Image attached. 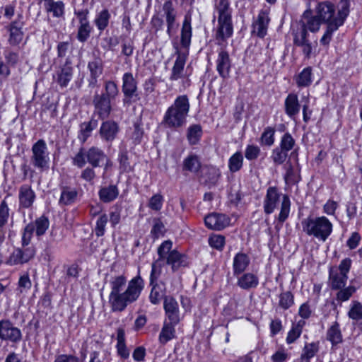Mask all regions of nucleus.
<instances>
[{"instance_id": "nucleus-29", "label": "nucleus", "mask_w": 362, "mask_h": 362, "mask_svg": "<svg viewBox=\"0 0 362 362\" xmlns=\"http://www.w3.org/2000/svg\"><path fill=\"white\" fill-rule=\"evenodd\" d=\"M326 338L332 343V346L337 345L343 341L340 325L337 320L327 329Z\"/></svg>"}, {"instance_id": "nucleus-15", "label": "nucleus", "mask_w": 362, "mask_h": 362, "mask_svg": "<svg viewBox=\"0 0 362 362\" xmlns=\"http://www.w3.org/2000/svg\"><path fill=\"white\" fill-rule=\"evenodd\" d=\"M156 262L152 264V269L150 276V284L152 286V288L150 293L149 299L151 303L154 305L158 304L163 298L165 299L166 294V286L165 283L160 281L159 283L154 284L155 279H157L156 275Z\"/></svg>"}, {"instance_id": "nucleus-1", "label": "nucleus", "mask_w": 362, "mask_h": 362, "mask_svg": "<svg viewBox=\"0 0 362 362\" xmlns=\"http://www.w3.org/2000/svg\"><path fill=\"white\" fill-rule=\"evenodd\" d=\"M215 11L218 14V25L215 34L216 44L221 47L216 59V70L221 77L226 78L229 76L231 62L228 52L224 48L227 45V40L233 33L232 21V8L228 0H219L215 4Z\"/></svg>"}, {"instance_id": "nucleus-14", "label": "nucleus", "mask_w": 362, "mask_h": 362, "mask_svg": "<svg viewBox=\"0 0 362 362\" xmlns=\"http://www.w3.org/2000/svg\"><path fill=\"white\" fill-rule=\"evenodd\" d=\"M36 251L34 246H25L13 250L6 260L5 264L9 266L24 264L33 259Z\"/></svg>"}, {"instance_id": "nucleus-55", "label": "nucleus", "mask_w": 362, "mask_h": 362, "mask_svg": "<svg viewBox=\"0 0 362 362\" xmlns=\"http://www.w3.org/2000/svg\"><path fill=\"white\" fill-rule=\"evenodd\" d=\"M119 168L123 172H131L133 170V167L129 162V158L127 151H121L119 154Z\"/></svg>"}, {"instance_id": "nucleus-25", "label": "nucleus", "mask_w": 362, "mask_h": 362, "mask_svg": "<svg viewBox=\"0 0 362 362\" xmlns=\"http://www.w3.org/2000/svg\"><path fill=\"white\" fill-rule=\"evenodd\" d=\"M284 109L286 114L291 119H294L299 113L300 105L298 95L295 93H289L285 99Z\"/></svg>"}, {"instance_id": "nucleus-57", "label": "nucleus", "mask_w": 362, "mask_h": 362, "mask_svg": "<svg viewBox=\"0 0 362 362\" xmlns=\"http://www.w3.org/2000/svg\"><path fill=\"white\" fill-rule=\"evenodd\" d=\"M293 304V296L289 291L282 293L279 297V306L284 310L289 308Z\"/></svg>"}, {"instance_id": "nucleus-59", "label": "nucleus", "mask_w": 362, "mask_h": 362, "mask_svg": "<svg viewBox=\"0 0 362 362\" xmlns=\"http://www.w3.org/2000/svg\"><path fill=\"white\" fill-rule=\"evenodd\" d=\"M34 232V227L32 224L29 223L25 227L22 235L23 247L29 245Z\"/></svg>"}, {"instance_id": "nucleus-10", "label": "nucleus", "mask_w": 362, "mask_h": 362, "mask_svg": "<svg viewBox=\"0 0 362 362\" xmlns=\"http://www.w3.org/2000/svg\"><path fill=\"white\" fill-rule=\"evenodd\" d=\"M30 163L36 169L44 171L49 168V153L46 142L39 139L32 146Z\"/></svg>"}, {"instance_id": "nucleus-61", "label": "nucleus", "mask_w": 362, "mask_h": 362, "mask_svg": "<svg viewBox=\"0 0 362 362\" xmlns=\"http://www.w3.org/2000/svg\"><path fill=\"white\" fill-rule=\"evenodd\" d=\"M260 153V148L257 146L248 145L245 151V156L249 160H255Z\"/></svg>"}, {"instance_id": "nucleus-43", "label": "nucleus", "mask_w": 362, "mask_h": 362, "mask_svg": "<svg viewBox=\"0 0 362 362\" xmlns=\"http://www.w3.org/2000/svg\"><path fill=\"white\" fill-rule=\"evenodd\" d=\"M243 165V156L241 152H236L228 160L229 170L234 173L239 171Z\"/></svg>"}, {"instance_id": "nucleus-34", "label": "nucleus", "mask_w": 362, "mask_h": 362, "mask_svg": "<svg viewBox=\"0 0 362 362\" xmlns=\"http://www.w3.org/2000/svg\"><path fill=\"white\" fill-rule=\"evenodd\" d=\"M98 127V120L92 118L90 121L83 122L80 126L78 139L83 143L86 142L91 132Z\"/></svg>"}, {"instance_id": "nucleus-5", "label": "nucleus", "mask_w": 362, "mask_h": 362, "mask_svg": "<svg viewBox=\"0 0 362 362\" xmlns=\"http://www.w3.org/2000/svg\"><path fill=\"white\" fill-rule=\"evenodd\" d=\"M189 110V102L187 95L176 98L174 103L167 109L162 124L168 128L177 129L182 127Z\"/></svg>"}, {"instance_id": "nucleus-8", "label": "nucleus", "mask_w": 362, "mask_h": 362, "mask_svg": "<svg viewBox=\"0 0 362 362\" xmlns=\"http://www.w3.org/2000/svg\"><path fill=\"white\" fill-rule=\"evenodd\" d=\"M106 159V154L98 147L92 146L88 149L81 148L77 153L73 157V165L79 168H83L86 163H88L93 168H98L103 165L104 160Z\"/></svg>"}, {"instance_id": "nucleus-64", "label": "nucleus", "mask_w": 362, "mask_h": 362, "mask_svg": "<svg viewBox=\"0 0 362 362\" xmlns=\"http://www.w3.org/2000/svg\"><path fill=\"white\" fill-rule=\"evenodd\" d=\"M221 176V173L219 170L214 166H210L208 168V178L207 181L210 184L215 185L218 180Z\"/></svg>"}, {"instance_id": "nucleus-39", "label": "nucleus", "mask_w": 362, "mask_h": 362, "mask_svg": "<svg viewBox=\"0 0 362 362\" xmlns=\"http://www.w3.org/2000/svg\"><path fill=\"white\" fill-rule=\"evenodd\" d=\"M348 317L355 322L362 320V303L358 300H353L349 306Z\"/></svg>"}, {"instance_id": "nucleus-60", "label": "nucleus", "mask_w": 362, "mask_h": 362, "mask_svg": "<svg viewBox=\"0 0 362 362\" xmlns=\"http://www.w3.org/2000/svg\"><path fill=\"white\" fill-rule=\"evenodd\" d=\"M108 218L106 214L101 215L96 222L95 235L98 237L102 236L105 232V228L107 223Z\"/></svg>"}, {"instance_id": "nucleus-17", "label": "nucleus", "mask_w": 362, "mask_h": 362, "mask_svg": "<svg viewBox=\"0 0 362 362\" xmlns=\"http://www.w3.org/2000/svg\"><path fill=\"white\" fill-rule=\"evenodd\" d=\"M204 223L209 229L221 230L230 224V218L223 214L212 213L205 216Z\"/></svg>"}, {"instance_id": "nucleus-2", "label": "nucleus", "mask_w": 362, "mask_h": 362, "mask_svg": "<svg viewBox=\"0 0 362 362\" xmlns=\"http://www.w3.org/2000/svg\"><path fill=\"white\" fill-rule=\"evenodd\" d=\"M109 303L113 312H122L126 308L136 302L144 288V281L138 274L127 282L124 274L111 277Z\"/></svg>"}, {"instance_id": "nucleus-23", "label": "nucleus", "mask_w": 362, "mask_h": 362, "mask_svg": "<svg viewBox=\"0 0 362 362\" xmlns=\"http://www.w3.org/2000/svg\"><path fill=\"white\" fill-rule=\"evenodd\" d=\"M88 69L90 71V76L88 79V86L93 88L98 86V78L102 75L103 71L102 60L99 58H96L89 62Z\"/></svg>"}, {"instance_id": "nucleus-18", "label": "nucleus", "mask_w": 362, "mask_h": 362, "mask_svg": "<svg viewBox=\"0 0 362 362\" xmlns=\"http://www.w3.org/2000/svg\"><path fill=\"white\" fill-rule=\"evenodd\" d=\"M24 26L23 16L18 14L17 19L13 21L9 25V38L8 42L12 45L19 44L23 37V28Z\"/></svg>"}, {"instance_id": "nucleus-38", "label": "nucleus", "mask_w": 362, "mask_h": 362, "mask_svg": "<svg viewBox=\"0 0 362 362\" xmlns=\"http://www.w3.org/2000/svg\"><path fill=\"white\" fill-rule=\"evenodd\" d=\"M202 136L201 125L195 124L190 125L187 131V139L190 145L198 144Z\"/></svg>"}, {"instance_id": "nucleus-28", "label": "nucleus", "mask_w": 362, "mask_h": 362, "mask_svg": "<svg viewBox=\"0 0 362 362\" xmlns=\"http://www.w3.org/2000/svg\"><path fill=\"white\" fill-rule=\"evenodd\" d=\"M308 31L305 22L301 21L292 25V35L293 36V44L298 45L308 41Z\"/></svg>"}, {"instance_id": "nucleus-52", "label": "nucleus", "mask_w": 362, "mask_h": 362, "mask_svg": "<svg viewBox=\"0 0 362 362\" xmlns=\"http://www.w3.org/2000/svg\"><path fill=\"white\" fill-rule=\"evenodd\" d=\"M288 157V153L281 148L276 147L272 152L271 158L276 165H281Z\"/></svg>"}, {"instance_id": "nucleus-41", "label": "nucleus", "mask_w": 362, "mask_h": 362, "mask_svg": "<svg viewBox=\"0 0 362 362\" xmlns=\"http://www.w3.org/2000/svg\"><path fill=\"white\" fill-rule=\"evenodd\" d=\"M34 227V230L37 236L40 237L44 235L49 226L48 218L44 216L37 218L35 222L30 223Z\"/></svg>"}, {"instance_id": "nucleus-58", "label": "nucleus", "mask_w": 362, "mask_h": 362, "mask_svg": "<svg viewBox=\"0 0 362 362\" xmlns=\"http://www.w3.org/2000/svg\"><path fill=\"white\" fill-rule=\"evenodd\" d=\"M209 244L211 247L221 251L225 245V238L221 235H212L209 238Z\"/></svg>"}, {"instance_id": "nucleus-16", "label": "nucleus", "mask_w": 362, "mask_h": 362, "mask_svg": "<svg viewBox=\"0 0 362 362\" xmlns=\"http://www.w3.org/2000/svg\"><path fill=\"white\" fill-rule=\"evenodd\" d=\"M162 9L167 24V33L169 37H171L173 32L178 27V24L176 23L177 11L170 0L164 2Z\"/></svg>"}, {"instance_id": "nucleus-48", "label": "nucleus", "mask_w": 362, "mask_h": 362, "mask_svg": "<svg viewBox=\"0 0 362 362\" xmlns=\"http://www.w3.org/2000/svg\"><path fill=\"white\" fill-rule=\"evenodd\" d=\"M110 18V13L107 9H104L98 13L95 19L98 29L100 31L104 30L108 25Z\"/></svg>"}, {"instance_id": "nucleus-19", "label": "nucleus", "mask_w": 362, "mask_h": 362, "mask_svg": "<svg viewBox=\"0 0 362 362\" xmlns=\"http://www.w3.org/2000/svg\"><path fill=\"white\" fill-rule=\"evenodd\" d=\"M269 21V13L264 10L260 11L252 24V33L261 38L264 37L267 35Z\"/></svg>"}, {"instance_id": "nucleus-35", "label": "nucleus", "mask_w": 362, "mask_h": 362, "mask_svg": "<svg viewBox=\"0 0 362 362\" xmlns=\"http://www.w3.org/2000/svg\"><path fill=\"white\" fill-rule=\"evenodd\" d=\"M156 86V82L153 78H149L144 81L142 85L144 90L142 95L146 104H148L149 103L154 101V98L152 99L151 95L155 92Z\"/></svg>"}, {"instance_id": "nucleus-9", "label": "nucleus", "mask_w": 362, "mask_h": 362, "mask_svg": "<svg viewBox=\"0 0 362 362\" xmlns=\"http://www.w3.org/2000/svg\"><path fill=\"white\" fill-rule=\"evenodd\" d=\"M173 243L170 240L164 241L158 248L159 258L156 262V267L160 266L159 262L166 258V264L171 266L172 270L175 272L181 267L187 265L185 255L175 250H171Z\"/></svg>"}, {"instance_id": "nucleus-63", "label": "nucleus", "mask_w": 362, "mask_h": 362, "mask_svg": "<svg viewBox=\"0 0 362 362\" xmlns=\"http://www.w3.org/2000/svg\"><path fill=\"white\" fill-rule=\"evenodd\" d=\"M95 176L96 174L94 170V168L91 165L83 170L81 174V178L89 183L93 182Z\"/></svg>"}, {"instance_id": "nucleus-36", "label": "nucleus", "mask_w": 362, "mask_h": 362, "mask_svg": "<svg viewBox=\"0 0 362 362\" xmlns=\"http://www.w3.org/2000/svg\"><path fill=\"white\" fill-rule=\"evenodd\" d=\"M201 162L196 155H189L183 161V170L197 173L201 168Z\"/></svg>"}, {"instance_id": "nucleus-62", "label": "nucleus", "mask_w": 362, "mask_h": 362, "mask_svg": "<svg viewBox=\"0 0 362 362\" xmlns=\"http://www.w3.org/2000/svg\"><path fill=\"white\" fill-rule=\"evenodd\" d=\"M32 286L28 274L21 276L18 281V290L20 293L27 292Z\"/></svg>"}, {"instance_id": "nucleus-13", "label": "nucleus", "mask_w": 362, "mask_h": 362, "mask_svg": "<svg viewBox=\"0 0 362 362\" xmlns=\"http://www.w3.org/2000/svg\"><path fill=\"white\" fill-rule=\"evenodd\" d=\"M36 251L34 246H25L13 250L6 260L5 264L9 266L24 264L33 259Z\"/></svg>"}, {"instance_id": "nucleus-53", "label": "nucleus", "mask_w": 362, "mask_h": 362, "mask_svg": "<svg viewBox=\"0 0 362 362\" xmlns=\"http://www.w3.org/2000/svg\"><path fill=\"white\" fill-rule=\"evenodd\" d=\"M275 129L273 127H267L264 129L262 136V143L268 146H271L274 143Z\"/></svg>"}, {"instance_id": "nucleus-12", "label": "nucleus", "mask_w": 362, "mask_h": 362, "mask_svg": "<svg viewBox=\"0 0 362 362\" xmlns=\"http://www.w3.org/2000/svg\"><path fill=\"white\" fill-rule=\"evenodd\" d=\"M138 86L136 78L130 72H126L122 76V90L124 94L123 103L131 104L141 100L137 93Z\"/></svg>"}, {"instance_id": "nucleus-4", "label": "nucleus", "mask_w": 362, "mask_h": 362, "mask_svg": "<svg viewBox=\"0 0 362 362\" xmlns=\"http://www.w3.org/2000/svg\"><path fill=\"white\" fill-rule=\"evenodd\" d=\"M279 202H281V207L277 221L281 227L289 216L291 201L288 195L281 194L276 187H269L263 202L264 213L266 214H272Z\"/></svg>"}, {"instance_id": "nucleus-21", "label": "nucleus", "mask_w": 362, "mask_h": 362, "mask_svg": "<svg viewBox=\"0 0 362 362\" xmlns=\"http://www.w3.org/2000/svg\"><path fill=\"white\" fill-rule=\"evenodd\" d=\"M163 307L165 315L172 324H178L180 318L179 306L177 302L171 296L165 297Z\"/></svg>"}, {"instance_id": "nucleus-32", "label": "nucleus", "mask_w": 362, "mask_h": 362, "mask_svg": "<svg viewBox=\"0 0 362 362\" xmlns=\"http://www.w3.org/2000/svg\"><path fill=\"white\" fill-rule=\"evenodd\" d=\"M192 35L191 17L185 16L181 29L180 42L183 47L188 48L189 47Z\"/></svg>"}, {"instance_id": "nucleus-56", "label": "nucleus", "mask_w": 362, "mask_h": 362, "mask_svg": "<svg viewBox=\"0 0 362 362\" xmlns=\"http://www.w3.org/2000/svg\"><path fill=\"white\" fill-rule=\"evenodd\" d=\"M163 197L160 194H154L149 199L148 206L154 211H160L163 204Z\"/></svg>"}, {"instance_id": "nucleus-50", "label": "nucleus", "mask_w": 362, "mask_h": 362, "mask_svg": "<svg viewBox=\"0 0 362 362\" xmlns=\"http://www.w3.org/2000/svg\"><path fill=\"white\" fill-rule=\"evenodd\" d=\"M153 225L151 230V234L154 239L163 236L165 228L160 218H153Z\"/></svg>"}, {"instance_id": "nucleus-37", "label": "nucleus", "mask_w": 362, "mask_h": 362, "mask_svg": "<svg viewBox=\"0 0 362 362\" xmlns=\"http://www.w3.org/2000/svg\"><path fill=\"white\" fill-rule=\"evenodd\" d=\"M177 324L164 323L161 332L159 334V341L162 344H165L168 341L173 339L175 336V325Z\"/></svg>"}, {"instance_id": "nucleus-7", "label": "nucleus", "mask_w": 362, "mask_h": 362, "mask_svg": "<svg viewBox=\"0 0 362 362\" xmlns=\"http://www.w3.org/2000/svg\"><path fill=\"white\" fill-rule=\"evenodd\" d=\"M303 230L308 235L325 241L332 231V223L325 217H308L302 221Z\"/></svg>"}, {"instance_id": "nucleus-6", "label": "nucleus", "mask_w": 362, "mask_h": 362, "mask_svg": "<svg viewBox=\"0 0 362 362\" xmlns=\"http://www.w3.org/2000/svg\"><path fill=\"white\" fill-rule=\"evenodd\" d=\"M104 88L105 92L95 93L93 99L94 112L102 120L109 117L112 110L111 102L119 95L117 85L112 81H105Z\"/></svg>"}, {"instance_id": "nucleus-24", "label": "nucleus", "mask_w": 362, "mask_h": 362, "mask_svg": "<svg viewBox=\"0 0 362 362\" xmlns=\"http://www.w3.org/2000/svg\"><path fill=\"white\" fill-rule=\"evenodd\" d=\"M175 54H177V58L173 66L172 73L170 76V79L171 81H177L182 78L184 67L187 59V53L182 52L178 49H177Z\"/></svg>"}, {"instance_id": "nucleus-46", "label": "nucleus", "mask_w": 362, "mask_h": 362, "mask_svg": "<svg viewBox=\"0 0 362 362\" xmlns=\"http://www.w3.org/2000/svg\"><path fill=\"white\" fill-rule=\"evenodd\" d=\"M336 293V300L339 303L347 301L356 293V288L354 286H349L346 288L337 289Z\"/></svg>"}, {"instance_id": "nucleus-42", "label": "nucleus", "mask_w": 362, "mask_h": 362, "mask_svg": "<svg viewBox=\"0 0 362 362\" xmlns=\"http://www.w3.org/2000/svg\"><path fill=\"white\" fill-rule=\"evenodd\" d=\"M45 8L47 13H52L56 18L62 17L64 13V4L61 1H53L50 4H47L45 5Z\"/></svg>"}, {"instance_id": "nucleus-40", "label": "nucleus", "mask_w": 362, "mask_h": 362, "mask_svg": "<svg viewBox=\"0 0 362 362\" xmlns=\"http://www.w3.org/2000/svg\"><path fill=\"white\" fill-rule=\"evenodd\" d=\"M73 69L65 64L58 73L57 82L62 87H66L72 78Z\"/></svg>"}, {"instance_id": "nucleus-30", "label": "nucleus", "mask_w": 362, "mask_h": 362, "mask_svg": "<svg viewBox=\"0 0 362 362\" xmlns=\"http://www.w3.org/2000/svg\"><path fill=\"white\" fill-rule=\"evenodd\" d=\"M347 279V275L339 272L337 269H330L329 282L332 289L336 290L344 287Z\"/></svg>"}, {"instance_id": "nucleus-47", "label": "nucleus", "mask_w": 362, "mask_h": 362, "mask_svg": "<svg viewBox=\"0 0 362 362\" xmlns=\"http://www.w3.org/2000/svg\"><path fill=\"white\" fill-rule=\"evenodd\" d=\"M311 82L312 69L311 67H306L298 74L296 83L299 87H306L310 86Z\"/></svg>"}, {"instance_id": "nucleus-33", "label": "nucleus", "mask_w": 362, "mask_h": 362, "mask_svg": "<svg viewBox=\"0 0 362 362\" xmlns=\"http://www.w3.org/2000/svg\"><path fill=\"white\" fill-rule=\"evenodd\" d=\"M78 196V191L68 186L62 187L59 204L61 206L70 205L75 202Z\"/></svg>"}, {"instance_id": "nucleus-44", "label": "nucleus", "mask_w": 362, "mask_h": 362, "mask_svg": "<svg viewBox=\"0 0 362 362\" xmlns=\"http://www.w3.org/2000/svg\"><path fill=\"white\" fill-rule=\"evenodd\" d=\"M308 11H305L303 14V18L306 19L305 24L306 25V29H308L310 32L315 33L320 29L321 23H323L320 18L315 14L313 16H308Z\"/></svg>"}, {"instance_id": "nucleus-51", "label": "nucleus", "mask_w": 362, "mask_h": 362, "mask_svg": "<svg viewBox=\"0 0 362 362\" xmlns=\"http://www.w3.org/2000/svg\"><path fill=\"white\" fill-rule=\"evenodd\" d=\"M294 145V139L290 133L287 132L282 136L279 148L288 153L293 148Z\"/></svg>"}, {"instance_id": "nucleus-54", "label": "nucleus", "mask_w": 362, "mask_h": 362, "mask_svg": "<svg viewBox=\"0 0 362 362\" xmlns=\"http://www.w3.org/2000/svg\"><path fill=\"white\" fill-rule=\"evenodd\" d=\"M90 31L91 28L89 23L80 24L78 29L77 39L81 42H86L90 36Z\"/></svg>"}, {"instance_id": "nucleus-27", "label": "nucleus", "mask_w": 362, "mask_h": 362, "mask_svg": "<svg viewBox=\"0 0 362 362\" xmlns=\"http://www.w3.org/2000/svg\"><path fill=\"white\" fill-rule=\"evenodd\" d=\"M259 284L258 276L251 272L243 273L238 277L237 285L244 290L256 288Z\"/></svg>"}, {"instance_id": "nucleus-45", "label": "nucleus", "mask_w": 362, "mask_h": 362, "mask_svg": "<svg viewBox=\"0 0 362 362\" xmlns=\"http://www.w3.org/2000/svg\"><path fill=\"white\" fill-rule=\"evenodd\" d=\"M318 350V342L306 344L300 356L302 361L310 362V359L315 356Z\"/></svg>"}, {"instance_id": "nucleus-31", "label": "nucleus", "mask_w": 362, "mask_h": 362, "mask_svg": "<svg viewBox=\"0 0 362 362\" xmlns=\"http://www.w3.org/2000/svg\"><path fill=\"white\" fill-rule=\"evenodd\" d=\"M119 195V189L115 185H110L107 187L100 188L98 192L100 199L105 202L109 203L114 201Z\"/></svg>"}, {"instance_id": "nucleus-3", "label": "nucleus", "mask_w": 362, "mask_h": 362, "mask_svg": "<svg viewBox=\"0 0 362 362\" xmlns=\"http://www.w3.org/2000/svg\"><path fill=\"white\" fill-rule=\"evenodd\" d=\"M315 14L323 23L327 24V29L321 37L320 44L328 46L334 32L341 26L349 14V0H341L337 13L334 5L329 1H323L317 4Z\"/></svg>"}, {"instance_id": "nucleus-11", "label": "nucleus", "mask_w": 362, "mask_h": 362, "mask_svg": "<svg viewBox=\"0 0 362 362\" xmlns=\"http://www.w3.org/2000/svg\"><path fill=\"white\" fill-rule=\"evenodd\" d=\"M0 339L12 344H18L23 339V333L9 319H2L0 320Z\"/></svg>"}, {"instance_id": "nucleus-49", "label": "nucleus", "mask_w": 362, "mask_h": 362, "mask_svg": "<svg viewBox=\"0 0 362 362\" xmlns=\"http://www.w3.org/2000/svg\"><path fill=\"white\" fill-rule=\"evenodd\" d=\"M9 208L7 202L3 200L0 204V233L4 232V228L8 222Z\"/></svg>"}, {"instance_id": "nucleus-20", "label": "nucleus", "mask_w": 362, "mask_h": 362, "mask_svg": "<svg viewBox=\"0 0 362 362\" xmlns=\"http://www.w3.org/2000/svg\"><path fill=\"white\" fill-rule=\"evenodd\" d=\"M119 130V125L117 122L107 120L102 123L99 134L103 140L106 142H112L116 138Z\"/></svg>"}, {"instance_id": "nucleus-22", "label": "nucleus", "mask_w": 362, "mask_h": 362, "mask_svg": "<svg viewBox=\"0 0 362 362\" xmlns=\"http://www.w3.org/2000/svg\"><path fill=\"white\" fill-rule=\"evenodd\" d=\"M35 193L30 185H23L19 188V206L23 209L31 207L35 199Z\"/></svg>"}, {"instance_id": "nucleus-26", "label": "nucleus", "mask_w": 362, "mask_h": 362, "mask_svg": "<svg viewBox=\"0 0 362 362\" xmlns=\"http://www.w3.org/2000/svg\"><path fill=\"white\" fill-rule=\"evenodd\" d=\"M250 263V259L247 255L243 252L237 253L233 261V271L235 276L242 274Z\"/></svg>"}]
</instances>
